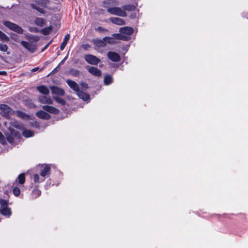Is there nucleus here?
Here are the masks:
<instances>
[{"mask_svg":"<svg viewBox=\"0 0 248 248\" xmlns=\"http://www.w3.org/2000/svg\"><path fill=\"white\" fill-rule=\"evenodd\" d=\"M3 24L10 30L19 34H23L24 30L17 24L9 21H4Z\"/></svg>","mask_w":248,"mask_h":248,"instance_id":"1","label":"nucleus"},{"mask_svg":"<svg viewBox=\"0 0 248 248\" xmlns=\"http://www.w3.org/2000/svg\"><path fill=\"white\" fill-rule=\"evenodd\" d=\"M13 126L17 129L22 130V134L26 138L31 137L34 135L32 131L25 129L22 124L17 122H13Z\"/></svg>","mask_w":248,"mask_h":248,"instance_id":"2","label":"nucleus"},{"mask_svg":"<svg viewBox=\"0 0 248 248\" xmlns=\"http://www.w3.org/2000/svg\"><path fill=\"white\" fill-rule=\"evenodd\" d=\"M107 11L111 14L122 17L127 16L126 12L119 7H111L107 9Z\"/></svg>","mask_w":248,"mask_h":248,"instance_id":"3","label":"nucleus"},{"mask_svg":"<svg viewBox=\"0 0 248 248\" xmlns=\"http://www.w3.org/2000/svg\"><path fill=\"white\" fill-rule=\"evenodd\" d=\"M0 113L3 117L8 118L11 114V109L6 105L2 104L0 105Z\"/></svg>","mask_w":248,"mask_h":248,"instance_id":"4","label":"nucleus"},{"mask_svg":"<svg viewBox=\"0 0 248 248\" xmlns=\"http://www.w3.org/2000/svg\"><path fill=\"white\" fill-rule=\"evenodd\" d=\"M84 59L88 63L93 65H97L100 61L96 56L91 54L86 55Z\"/></svg>","mask_w":248,"mask_h":248,"instance_id":"5","label":"nucleus"},{"mask_svg":"<svg viewBox=\"0 0 248 248\" xmlns=\"http://www.w3.org/2000/svg\"><path fill=\"white\" fill-rule=\"evenodd\" d=\"M108 58L112 61L114 62H118L120 60V55L114 52L109 51L108 53Z\"/></svg>","mask_w":248,"mask_h":248,"instance_id":"6","label":"nucleus"},{"mask_svg":"<svg viewBox=\"0 0 248 248\" xmlns=\"http://www.w3.org/2000/svg\"><path fill=\"white\" fill-rule=\"evenodd\" d=\"M21 45L27 50L33 53L35 50V46L28 42L21 41L20 42Z\"/></svg>","mask_w":248,"mask_h":248,"instance_id":"7","label":"nucleus"},{"mask_svg":"<svg viewBox=\"0 0 248 248\" xmlns=\"http://www.w3.org/2000/svg\"><path fill=\"white\" fill-rule=\"evenodd\" d=\"M50 167L48 165H42L41 167V170L40 172L41 176L44 178L46 175L49 174Z\"/></svg>","mask_w":248,"mask_h":248,"instance_id":"8","label":"nucleus"},{"mask_svg":"<svg viewBox=\"0 0 248 248\" xmlns=\"http://www.w3.org/2000/svg\"><path fill=\"white\" fill-rule=\"evenodd\" d=\"M88 70L93 75L96 77L101 76V71L96 67L88 66Z\"/></svg>","mask_w":248,"mask_h":248,"instance_id":"9","label":"nucleus"},{"mask_svg":"<svg viewBox=\"0 0 248 248\" xmlns=\"http://www.w3.org/2000/svg\"><path fill=\"white\" fill-rule=\"evenodd\" d=\"M66 82L68 86L74 91H75L76 93L78 92V91H79V86L76 82L70 79H67Z\"/></svg>","mask_w":248,"mask_h":248,"instance_id":"10","label":"nucleus"},{"mask_svg":"<svg viewBox=\"0 0 248 248\" xmlns=\"http://www.w3.org/2000/svg\"><path fill=\"white\" fill-rule=\"evenodd\" d=\"M43 109L49 113L53 114H58L59 112V110L57 108L50 106H44L42 107Z\"/></svg>","mask_w":248,"mask_h":248,"instance_id":"11","label":"nucleus"},{"mask_svg":"<svg viewBox=\"0 0 248 248\" xmlns=\"http://www.w3.org/2000/svg\"><path fill=\"white\" fill-rule=\"evenodd\" d=\"M39 102L43 104H52L53 103L52 99L47 96H41L38 98Z\"/></svg>","mask_w":248,"mask_h":248,"instance_id":"12","label":"nucleus"},{"mask_svg":"<svg viewBox=\"0 0 248 248\" xmlns=\"http://www.w3.org/2000/svg\"><path fill=\"white\" fill-rule=\"evenodd\" d=\"M109 21L111 22L112 23L118 25H125V22L122 18H120L119 17H111L109 19Z\"/></svg>","mask_w":248,"mask_h":248,"instance_id":"13","label":"nucleus"},{"mask_svg":"<svg viewBox=\"0 0 248 248\" xmlns=\"http://www.w3.org/2000/svg\"><path fill=\"white\" fill-rule=\"evenodd\" d=\"M36 115L39 118L43 119L48 120L50 118V115L43 110L37 112Z\"/></svg>","mask_w":248,"mask_h":248,"instance_id":"14","label":"nucleus"},{"mask_svg":"<svg viewBox=\"0 0 248 248\" xmlns=\"http://www.w3.org/2000/svg\"><path fill=\"white\" fill-rule=\"evenodd\" d=\"M119 31L124 34L130 35L133 32V29L129 27H124L121 28L119 30Z\"/></svg>","mask_w":248,"mask_h":248,"instance_id":"15","label":"nucleus"},{"mask_svg":"<svg viewBox=\"0 0 248 248\" xmlns=\"http://www.w3.org/2000/svg\"><path fill=\"white\" fill-rule=\"evenodd\" d=\"M52 93L54 94H56L59 95H63L64 94V91L57 87L53 86L51 87Z\"/></svg>","mask_w":248,"mask_h":248,"instance_id":"16","label":"nucleus"},{"mask_svg":"<svg viewBox=\"0 0 248 248\" xmlns=\"http://www.w3.org/2000/svg\"><path fill=\"white\" fill-rule=\"evenodd\" d=\"M93 43L94 45L97 46L98 47H103L106 46V44L104 40V38L102 40L100 39H94L93 40Z\"/></svg>","mask_w":248,"mask_h":248,"instance_id":"17","label":"nucleus"},{"mask_svg":"<svg viewBox=\"0 0 248 248\" xmlns=\"http://www.w3.org/2000/svg\"><path fill=\"white\" fill-rule=\"evenodd\" d=\"M78 97L84 101H87L90 98V96L88 94L83 92L82 91H79L77 93Z\"/></svg>","mask_w":248,"mask_h":248,"instance_id":"18","label":"nucleus"},{"mask_svg":"<svg viewBox=\"0 0 248 248\" xmlns=\"http://www.w3.org/2000/svg\"><path fill=\"white\" fill-rule=\"evenodd\" d=\"M34 22L36 25L39 27H43L46 24L45 20L42 18L39 17L36 18L34 20Z\"/></svg>","mask_w":248,"mask_h":248,"instance_id":"19","label":"nucleus"},{"mask_svg":"<svg viewBox=\"0 0 248 248\" xmlns=\"http://www.w3.org/2000/svg\"><path fill=\"white\" fill-rule=\"evenodd\" d=\"M37 90L40 93H41L45 95H47L49 93V90L46 86H39L37 87Z\"/></svg>","mask_w":248,"mask_h":248,"instance_id":"20","label":"nucleus"},{"mask_svg":"<svg viewBox=\"0 0 248 248\" xmlns=\"http://www.w3.org/2000/svg\"><path fill=\"white\" fill-rule=\"evenodd\" d=\"M1 213L3 216L8 217H10L12 214L10 208L8 207H3V208L1 209Z\"/></svg>","mask_w":248,"mask_h":248,"instance_id":"21","label":"nucleus"},{"mask_svg":"<svg viewBox=\"0 0 248 248\" xmlns=\"http://www.w3.org/2000/svg\"><path fill=\"white\" fill-rule=\"evenodd\" d=\"M69 38H70L69 34H67L65 36V37L63 39V42H62V43L60 46L61 50H62L63 49H64V47H65V46L67 44V42L69 40Z\"/></svg>","mask_w":248,"mask_h":248,"instance_id":"22","label":"nucleus"},{"mask_svg":"<svg viewBox=\"0 0 248 248\" xmlns=\"http://www.w3.org/2000/svg\"><path fill=\"white\" fill-rule=\"evenodd\" d=\"M0 41L8 42L10 41V38L4 32L0 30Z\"/></svg>","mask_w":248,"mask_h":248,"instance_id":"23","label":"nucleus"},{"mask_svg":"<svg viewBox=\"0 0 248 248\" xmlns=\"http://www.w3.org/2000/svg\"><path fill=\"white\" fill-rule=\"evenodd\" d=\"M112 77L110 75H106L104 78V82L105 85H108L112 82Z\"/></svg>","mask_w":248,"mask_h":248,"instance_id":"24","label":"nucleus"},{"mask_svg":"<svg viewBox=\"0 0 248 248\" xmlns=\"http://www.w3.org/2000/svg\"><path fill=\"white\" fill-rule=\"evenodd\" d=\"M8 47L7 45L3 44L0 43V51L4 52H6L7 55H9L10 52L8 51Z\"/></svg>","mask_w":248,"mask_h":248,"instance_id":"25","label":"nucleus"},{"mask_svg":"<svg viewBox=\"0 0 248 248\" xmlns=\"http://www.w3.org/2000/svg\"><path fill=\"white\" fill-rule=\"evenodd\" d=\"M124 10L127 11H133L136 9V6L133 5H126L123 7Z\"/></svg>","mask_w":248,"mask_h":248,"instance_id":"26","label":"nucleus"},{"mask_svg":"<svg viewBox=\"0 0 248 248\" xmlns=\"http://www.w3.org/2000/svg\"><path fill=\"white\" fill-rule=\"evenodd\" d=\"M17 180L19 184L22 185L25 183V178L24 174H20L17 178Z\"/></svg>","mask_w":248,"mask_h":248,"instance_id":"27","label":"nucleus"},{"mask_svg":"<svg viewBox=\"0 0 248 248\" xmlns=\"http://www.w3.org/2000/svg\"><path fill=\"white\" fill-rule=\"evenodd\" d=\"M104 40H105V43L107 42L110 44H115L116 42L113 37H104Z\"/></svg>","mask_w":248,"mask_h":248,"instance_id":"28","label":"nucleus"},{"mask_svg":"<svg viewBox=\"0 0 248 248\" xmlns=\"http://www.w3.org/2000/svg\"><path fill=\"white\" fill-rule=\"evenodd\" d=\"M112 37H113L114 38V39H120V40H125L126 38V36L123 35L119 33H114V34H112Z\"/></svg>","mask_w":248,"mask_h":248,"instance_id":"29","label":"nucleus"},{"mask_svg":"<svg viewBox=\"0 0 248 248\" xmlns=\"http://www.w3.org/2000/svg\"><path fill=\"white\" fill-rule=\"evenodd\" d=\"M52 29V27L50 26V27L43 29L42 30H41L40 31L44 35H47V34H49L50 31H51Z\"/></svg>","mask_w":248,"mask_h":248,"instance_id":"30","label":"nucleus"},{"mask_svg":"<svg viewBox=\"0 0 248 248\" xmlns=\"http://www.w3.org/2000/svg\"><path fill=\"white\" fill-rule=\"evenodd\" d=\"M44 178H41L38 174H34L33 176V181L35 183H39L44 181Z\"/></svg>","mask_w":248,"mask_h":248,"instance_id":"31","label":"nucleus"},{"mask_svg":"<svg viewBox=\"0 0 248 248\" xmlns=\"http://www.w3.org/2000/svg\"><path fill=\"white\" fill-rule=\"evenodd\" d=\"M69 73L74 77H78L79 75V71L77 69H71L69 71Z\"/></svg>","mask_w":248,"mask_h":248,"instance_id":"32","label":"nucleus"},{"mask_svg":"<svg viewBox=\"0 0 248 248\" xmlns=\"http://www.w3.org/2000/svg\"><path fill=\"white\" fill-rule=\"evenodd\" d=\"M41 194V191L38 189H34L32 191V196L34 198H36Z\"/></svg>","mask_w":248,"mask_h":248,"instance_id":"33","label":"nucleus"},{"mask_svg":"<svg viewBox=\"0 0 248 248\" xmlns=\"http://www.w3.org/2000/svg\"><path fill=\"white\" fill-rule=\"evenodd\" d=\"M8 202L5 200L0 199V204L1 205V208L3 207H6L8 206Z\"/></svg>","mask_w":248,"mask_h":248,"instance_id":"34","label":"nucleus"},{"mask_svg":"<svg viewBox=\"0 0 248 248\" xmlns=\"http://www.w3.org/2000/svg\"><path fill=\"white\" fill-rule=\"evenodd\" d=\"M13 191L14 195L16 196H19L20 193V190L18 187H14Z\"/></svg>","mask_w":248,"mask_h":248,"instance_id":"35","label":"nucleus"},{"mask_svg":"<svg viewBox=\"0 0 248 248\" xmlns=\"http://www.w3.org/2000/svg\"><path fill=\"white\" fill-rule=\"evenodd\" d=\"M16 114L18 117L21 118H25L27 116V115L24 113L20 111H16Z\"/></svg>","mask_w":248,"mask_h":248,"instance_id":"36","label":"nucleus"},{"mask_svg":"<svg viewBox=\"0 0 248 248\" xmlns=\"http://www.w3.org/2000/svg\"><path fill=\"white\" fill-rule=\"evenodd\" d=\"M11 38L13 40H14L16 42H19V39L18 36L16 34L12 33L11 36Z\"/></svg>","mask_w":248,"mask_h":248,"instance_id":"37","label":"nucleus"},{"mask_svg":"<svg viewBox=\"0 0 248 248\" xmlns=\"http://www.w3.org/2000/svg\"><path fill=\"white\" fill-rule=\"evenodd\" d=\"M55 100L59 103L62 104V105H64L65 103V101L62 98L57 97L54 98Z\"/></svg>","mask_w":248,"mask_h":248,"instance_id":"38","label":"nucleus"},{"mask_svg":"<svg viewBox=\"0 0 248 248\" xmlns=\"http://www.w3.org/2000/svg\"><path fill=\"white\" fill-rule=\"evenodd\" d=\"M32 7L33 9H36L37 11H38V12H39L41 13H44V11L42 8H40L37 6H35L34 5H32Z\"/></svg>","mask_w":248,"mask_h":248,"instance_id":"39","label":"nucleus"},{"mask_svg":"<svg viewBox=\"0 0 248 248\" xmlns=\"http://www.w3.org/2000/svg\"><path fill=\"white\" fill-rule=\"evenodd\" d=\"M5 142V139L3 134L0 132V142L4 144Z\"/></svg>","mask_w":248,"mask_h":248,"instance_id":"40","label":"nucleus"},{"mask_svg":"<svg viewBox=\"0 0 248 248\" xmlns=\"http://www.w3.org/2000/svg\"><path fill=\"white\" fill-rule=\"evenodd\" d=\"M82 89H87L88 88V85L85 82H81L80 84Z\"/></svg>","mask_w":248,"mask_h":248,"instance_id":"41","label":"nucleus"},{"mask_svg":"<svg viewBox=\"0 0 248 248\" xmlns=\"http://www.w3.org/2000/svg\"><path fill=\"white\" fill-rule=\"evenodd\" d=\"M49 44H50V43H48L47 44H46V45L44 46V47L43 48V49H42V51H44L45 49H46L47 48V47L49 46Z\"/></svg>","mask_w":248,"mask_h":248,"instance_id":"42","label":"nucleus"},{"mask_svg":"<svg viewBox=\"0 0 248 248\" xmlns=\"http://www.w3.org/2000/svg\"><path fill=\"white\" fill-rule=\"evenodd\" d=\"M38 69H39V67H35V68H33V69L31 70V71L32 72H36V71H37Z\"/></svg>","mask_w":248,"mask_h":248,"instance_id":"43","label":"nucleus"},{"mask_svg":"<svg viewBox=\"0 0 248 248\" xmlns=\"http://www.w3.org/2000/svg\"><path fill=\"white\" fill-rule=\"evenodd\" d=\"M30 31H35V32H37V29L36 28H31L30 29Z\"/></svg>","mask_w":248,"mask_h":248,"instance_id":"44","label":"nucleus"},{"mask_svg":"<svg viewBox=\"0 0 248 248\" xmlns=\"http://www.w3.org/2000/svg\"><path fill=\"white\" fill-rule=\"evenodd\" d=\"M6 75V72L5 71H0V75Z\"/></svg>","mask_w":248,"mask_h":248,"instance_id":"45","label":"nucleus"},{"mask_svg":"<svg viewBox=\"0 0 248 248\" xmlns=\"http://www.w3.org/2000/svg\"><path fill=\"white\" fill-rule=\"evenodd\" d=\"M67 57H66L60 63V64H62V63H63V62H64V61L66 59Z\"/></svg>","mask_w":248,"mask_h":248,"instance_id":"46","label":"nucleus"},{"mask_svg":"<svg viewBox=\"0 0 248 248\" xmlns=\"http://www.w3.org/2000/svg\"><path fill=\"white\" fill-rule=\"evenodd\" d=\"M12 134H15V135H16V131H13L12 132Z\"/></svg>","mask_w":248,"mask_h":248,"instance_id":"47","label":"nucleus"},{"mask_svg":"<svg viewBox=\"0 0 248 248\" xmlns=\"http://www.w3.org/2000/svg\"><path fill=\"white\" fill-rule=\"evenodd\" d=\"M98 31H102V29L101 27H99L98 29H97Z\"/></svg>","mask_w":248,"mask_h":248,"instance_id":"48","label":"nucleus"},{"mask_svg":"<svg viewBox=\"0 0 248 248\" xmlns=\"http://www.w3.org/2000/svg\"><path fill=\"white\" fill-rule=\"evenodd\" d=\"M8 140H9L10 142H11V141H10V140L9 138H8Z\"/></svg>","mask_w":248,"mask_h":248,"instance_id":"49","label":"nucleus"}]
</instances>
